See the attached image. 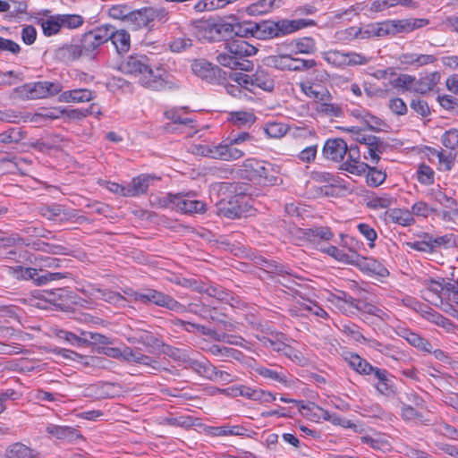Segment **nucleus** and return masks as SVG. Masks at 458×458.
Listing matches in <instances>:
<instances>
[{
	"label": "nucleus",
	"instance_id": "nucleus-1",
	"mask_svg": "<svg viewBox=\"0 0 458 458\" xmlns=\"http://www.w3.org/2000/svg\"><path fill=\"white\" fill-rule=\"evenodd\" d=\"M258 49L242 38H238L225 44V52L219 53L216 62L232 70L249 72L253 69V63L247 57L256 55Z\"/></svg>",
	"mask_w": 458,
	"mask_h": 458
},
{
	"label": "nucleus",
	"instance_id": "nucleus-2",
	"mask_svg": "<svg viewBox=\"0 0 458 458\" xmlns=\"http://www.w3.org/2000/svg\"><path fill=\"white\" fill-rule=\"evenodd\" d=\"M124 293L131 301L140 302L145 305L155 304L158 307L166 308L172 311L182 313L186 311V307L177 301L175 299L162 292L148 288L142 292L132 290L124 291Z\"/></svg>",
	"mask_w": 458,
	"mask_h": 458
},
{
	"label": "nucleus",
	"instance_id": "nucleus-3",
	"mask_svg": "<svg viewBox=\"0 0 458 458\" xmlns=\"http://www.w3.org/2000/svg\"><path fill=\"white\" fill-rule=\"evenodd\" d=\"M246 178L262 185L277 184L278 177L274 165L264 160L248 158L242 164Z\"/></svg>",
	"mask_w": 458,
	"mask_h": 458
},
{
	"label": "nucleus",
	"instance_id": "nucleus-4",
	"mask_svg": "<svg viewBox=\"0 0 458 458\" xmlns=\"http://www.w3.org/2000/svg\"><path fill=\"white\" fill-rule=\"evenodd\" d=\"M321 55L328 64L340 69L350 66L366 65L372 60V57L360 53L353 51L344 52L337 49L325 51Z\"/></svg>",
	"mask_w": 458,
	"mask_h": 458
},
{
	"label": "nucleus",
	"instance_id": "nucleus-5",
	"mask_svg": "<svg viewBox=\"0 0 458 458\" xmlns=\"http://www.w3.org/2000/svg\"><path fill=\"white\" fill-rule=\"evenodd\" d=\"M230 78L250 91H254L256 89L272 91L275 87L274 78L264 69H259L252 74L233 73Z\"/></svg>",
	"mask_w": 458,
	"mask_h": 458
},
{
	"label": "nucleus",
	"instance_id": "nucleus-6",
	"mask_svg": "<svg viewBox=\"0 0 458 458\" xmlns=\"http://www.w3.org/2000/svg\"><path fill=\"white\" fill-rule=\"evenodd\" d=\"M192 30L199 39L208 41L216 40L222 31L242 35V26L238 23L234 25L230 23L217 25L208 21H197L192 23Z\"/></svg>",
	"mask_w": 458,
	"mask_h": 458
},
{
	"label": "nucleus",
	"instance_id": "nucleus-7",
	"mask_svg": "<svg viewBox=\"0 0 458 458\" xmlns=\"http://www.w3.org/2000/svg\"><path fill=\"white\" fill-rule=\"evenodd\" d=\"M104 25L84 33L80 39L85 57L93 58L100 46L108 41Z\"/></svg>",
	"mask_w": 458,
	"mask_h": 458
},
{
	"label": "nucleus",
	"instance_id": "nucleus-8",
	"mask_svg": "<svg viewBox=\"0 0 458 458\" xmlns=\"http://www.w3.org/2000/svg\"><path fill=\"white\" fill-rule=\"evenodd\" d=\"M357 141L366 148L363 154L364 158L369 159L374 164L378 163L380 155L387 148V144L384 140L371 134H360Z\"/></svg>",
	"mask_w": 458,
	"mask_h": 458
},
{
	"label": "nucleus",
	"instance_id": "nucleus-9",
	"mask_svg": "<svg viewBox=\"0 0 458 458\" xmlns=\"http://www.w3.org/2000/svg\"><path fill=\"white\" fill-rule=\"evenodd\" d=\"M374 382L372 386L376 391L386 397L394 396L396 393L394 376L386 369L376 367L372 375Z\"/></svg>",
	"mask_w": 458,
	"mask_h": 458
},
{
	"label": "nucleus",
	"instance_id": "nucleus-10",
	"mask_svg": "<svg viewBox=\"0 0 458 458\" xmlns=\"http://www.w3.org/2000/svg\"><path fill=\"white\" fill-rule=\"evenodd\" d=\"M289 311L293 316H306L308 314L315 315L318 318L327 319L329 318L328 313L322 309L316 301L305 299L300 296L296 298L294 302L291 305Z\"/></svg>",
	"mask_w": 458,
	"mask_h": 458
},
{
	"label": "nucleus",
	"instance_id": "nucleus-11",
	"mask_svg": "<svg viewBox=\"0 0 458 458\" xmlns=\"http://www.w3.org/2000/svg\"><path fill=\"white\" fill-rule=\"evenodd\" d=\"M244 197L233 196L228 200L222 199L216 205V214L229 219L240 218L244 213Z\"/></svg>",
	"mask_w": 458,
	"mask_h": 458
},
{
	"label": "nucleus",
	"instance_id": "nucleus-12",
	"mask_svg": "<svg viewBox=\"0 0 458 458\" xmlns=\"http://www.w3.org/2000/svg\"><path fill=\"white\" fill-rule=\"evenodd\" d=\"M258 375L268 379L272 382H276L284 387H292L294 386V378L288 373V371L281 367L271 368L259 366L256 368Z\"/></svg>",
	"mask_w": 458,
	"mask_h": 458
},
{
	"label": "nucleus",
	"instance_id": "nucleus-13",
	"mask_svg": "<svg viewBox=\"0 0 458 458\" xmlns=\"http://www.w3.org/2000/svg\"><path fill=\"white\" fill-rule=\"evenodd\" d=\"M347 155V159L342 163L341 169L354 175L365 174L369 165L360 161L359 147L357 145L348 147Z\"/></svg>",
	"mask_w": 458,
	"mask_h": 458
},
{
	"label": "nucleus",
	"instance_id": "nucleus-14",
	"mask_svg": "<svg viewBox=\"0 0 458 458\" xmlns=\"http://www.w3.org/2000/svg\"><path fill=\"white\" fill-rule=\"evenodd\" d=\"M151 66L149 59L145 55H132L120 64V70L125 74L142 76Z\"/></svg>",
	"mask_w": 458,
	"mask_h": 458
},
{
	"label": "nucleus",
	"instance_id": "nucleus-15",
	"mask_svg": "<svg viewBox=\"0 0 458 458\" xmlns=\"http://www.w3.org/2000/svg\"><path fill=\"white\" fill-rule=\"evenodd\" d=\"M394 330L398 336L405 339L414 348L423 352L431 353L432 344L420 334L411 331L403 325H397Z\"/></svg>",
	"mask_w": 458,
	"mask_h": 458
},
{
	"label": "nucleus",
	"instance_id": "nucleus-16",
	"mask_svg": "<svg viewBox=\"0 0 458 458\" xmlns=\"http://www.w3.org/2000/svg\"><path fill=\"white\" fill-rule=\"evenodd\" d=\"M175 210L184 214L206 212V203L194 199L191 194H175Z\"/></svg>",
	"mask_w": 458,
	"mask_h": 458
},
{
	"label": "nucleus",
	"instance_id": "nucleus-17",
	"mask_svg": "<svg viewBox=\"0 0 458 458\" xmlns=\"http://www.w3.org/2000/svg\"><path fill=\"white\" fill-rule=\"evenodd\" d=\"M39 214L48 220L68 221L78 218L76 209L64 208L62 205L55 203L40 207Z\"/></svg>",
	"mask_w": 458,
	"mask_h": 458
},
{
	"label": "nucleus",
	"instance_id": "nucleus-18",
	"mask_svg": "<svg viewBox=\"0 0 458 458\" xmlns=\"http://www.w3.org/2000/svg\"><path fill=\"white\" fill-rule=\"evenodd\" d=\"M347 143L341 138L328 139L323 147L322 155L326 159L340 162L347 153Z\"/></svg>",
	"mask_w": 458,
	"mask_h": 458
},
{
	"label": "nucleus",
	"instance_id": "nucleus-19",
	"mask_svg": "<svg viewBox=\"0 0 458 458\" xmlns=\"http://www.w3.org/2000/svg\"><path fill=\"white\" fill-rule=\"evenodd\" d=\"M315 25L316 21L311 19L279 20L276 21V38L284 37L304 28Z\"/></svg>",
	"mask_w": 458,
	"mask_h": 458
},
{
	"label": "nucleus",
	"instance_id": "nucleus-20",
	"mask_svg": "<svg viewBox=\"0 0 458 458\" xmlns=\"http://www.w3.org/2000/svg\"><path fill=\"white\" fill-rule=\"evenodd\" d=\"M391 35L399 33H409L415 30L427 26L429 21L428 19L423 18H410L401 20H388Z\"/></svg>",
	"mask_w": 458,
	"mask_h": 458
},
{
	"label": "nucleus",
	"instance_id": "nucleus-21",
	"mask_svg": "<svg viewBox=\"0 0 458 458\" xmlns=\"http://www.w3.org/2000/svg\"><path fill=\"white\" fill-rule=\"evenodd\" d=\"M398 60L403 65L418 69L422 66L435 64L437 61V57L435 55L407 52L401 54Z\"/></svg>",
	"mask_w": 458,
	"mask_h": 458
},
{
	"label": "nucleus",
	"instance_id": "nucleus-22",
	"mask_svg": "<svg viewBox=\"0 0 458 458\" xmlns=\"http://www.w3.org/2000/svg\"><path fill=\"white\" fill-rule=\"evenodd\" d=\"M46 431L53 437L68 443H74L77 440L83 439V437L79 430L70 426L49 424L46 428Z\"/></svg>",
	"mask_w": 458,
	"mask_h": 458
},
{
	"label": "nucleus",
	"instance_id": "nucleus-23",
	"mask_svg": "<svg viewBox=\"0 0 458 458\" xmlns=\"http://www.w3.org/2000/svg\"><path fill=\"white\" fill-rule=\"evenodd\" d=\"M328 301L345 315L354 314V311L357 310L358 299L343 291L331 294Z\"/></svg>",
	"mask_w": 458,
	"mask_h": 458
},
{
	"label": "nucleus",
	"instance_id": "nucleus-24",
	"mask_svg": "<svg viewBox=\"0 0 458 458\" xmlns=\"http://www.w3.org/2000/svg\"><path fill=\"white\" fill-rule=\"evenodd\" d=\"M165 70L162 68L153 69L151 66L140 77L139 82L145 88L153 90H159L165 88Z\"/></svg>",
	"mask_w": 458,
	"mask_h": 458
},
{
	"label": "nucleus",
	"instance_id": "nucleus-25",
	"mask_svg": "<svg viewBox=\"0 0 458 458\" xmlns=\"http://www.w3.org/2000/svg\"><path fill=\"white\" fill-rule=\"evenodd\" d=\"M105 31L108 34V40H111L118 53H126L131 47V38L125 30H115L111 25H104Z\"/></svg>",
	"mask_w": 458,
	"mask_h": 458
},
{
	"label": "nucleus",
	"instance_id": "nucleus-26",
	"mask_svg": "<svg viewBox=\"0 0 458 458\" xmlns=\"http://www.w3.org/2000/svg\"><path fill=\"white\" fill-rule=\"evenodd\" d=\"M344 360L357 374L360 376L372 375L376 366H373L366 359L355 352H346L344 354Z\"/></svg>",
	"mask_w": 458,
	"mask_h": 458
},
{
	"label": "nucleus",
	"instance_id": "nucleus-27",
	"mask_svg": "<svg viewBox=\"0 0 458 458\" xmlns=\"http://www.w3.org/2000/svg\"><path fill=\"white\" fill-rule=\"evenodd\" d=\"M244 32H250L253 37L260 39L276 38V21H262L260 22L250 23V27L246 28Z\"/></svg>",
	"mask_w": 458,
	"mask_h": 458
},
{
	"label": "nucleus",
	"instance_id": "nucleus-28",
	"mask_svg": "<svg viewBox=\"0 0 458 458\" xmlns=\"http://www.w3.org/2000/svg\"><path fill=\"white\" fill-rule=\"evenodd\" d=\"M355 263L359 265L362 271L369 275H375L381 277H386L389 275V271L386 266L381 261L375 259L374 258L359 256L358 259H355Z\"/></svg>",
	"mask_w": 458,
	"mask_h": 458
},
{
	"label": "nucleus",
	"instance_id": "nucleus-29",
	"mask_svg": "<svg viewBox=\"0 0 458 458\" xmlns=\"http://www.w3.org/2000/svg\"><path fill=\"white\" fill-rule=\"evenodd\" d=\"M247 429L240 425L225 424L221 426H207L204 428L206 435L210 437H233L245 436Z\"/></svg>",
	"mask_w": 458,
	"mask_h": 458
},
{
	"label": "nucleus",
	"instance_id": "nucleus-30",
	"mask_svg": "<svg viewBox=\"0 0 458 458\" xmlns=\"http://www.w3.org/2000/svg\"><path fill=\"white\" fill-rule=\"evenodd\" d=\"M365 345L379 352L384 356L393 359L394 360H401L405 357L404 352L399 350L396 346L391 344L381 343L373 338H368Z\"/></svg>",
	"mask_w": 458,
	"mask_h": 458
},
{
	"label": "nucleus",
	"instance_id": "nucleus-31",
	"mask_svg": "<svg viewBox=\"0 0 458 458\" xmlns=\"http://www.w3.org/2000/svg\"><path fill=\"white\" fill-rule=\"evenodd\" d=\"M95 97V92L90 89H75L62 92L58 99L60 102L64 103H84L91 101Z\"/></svg>",
	"mask_w": 458,
	"mask_h": 458
},
{
	"label": "nucleus",
	"instance_id": "nucleus-32",
	"mask_svg": "<svg viewBox=\"0 0 458 458\" xmlns=\"http://www.w3.org/2000/svg\"><path fill=\"white\" fill-rule=\"evenodd\" d=\"M114 385L99 382L88 386L82 391V395L92 399H105L113 397Z\"/></svg>",
	"mask_w": 458,
	"mask_h": 458
},
{
	"label": "nucleus",
	"instance_id": "nucleus-33",
	"mask_svg": "<svg viewBox=\"0 0 458 458\" xmlns=\"http://www.w3.org/2000/svg\"><path fill=\"white\" fill-rule=\"evenodd\" d=\"M153 178L148 174H140L126 185V197H138L145 194L149 187L150 181Z\"/></svg>",
	"mask_w": 458,
	"mask_h": 458
},
{
	"label": "nucleus",
	"instance_id": "nucleus-34",
	"mask_svg": "<svg viewBox=\"0 0 458 458\" xmlns=\"http://www.w3.org/2000/svg\"><path fill=\"white\" fill-rule=\"evenodd\" d=\"M300 89L308 98L316 100L317 104H319L321 101H327L331 98L329 91L318 84L304 81L300 83Z\"/></svg>",
	"mask_w": 458,
	"mask_h": 458
},
{
	"label": "nucleus",
	"instance_id": "nucleus-35",
	"mask_svg": "<svg viewBox=\"0 0 458 458\" xmlns=\"http://www.w3.org/2000/svg\"><path fill=\"white\" fill-rule=\"evenodd\" d=\"M127 340L131 344H140L146 347L158 345V339L151 332L140 328L131 329Z\"/></svg>",
	"mask_w": 458,
	"mask_h": 458
},
{
	"label": "nucleus",
	"instance_id": "nucleus-36",
	"mask_svg": "<svg viewBox=\"0 0 458 458\" xmlns=\"http://www.w3.org/2000/svg\"><path fill=\"white\" fill-rule=\"evenodd\" d=\"M363 315H369L377 318L380 321L386 322L390 319V315L372 302H369L365 300L358 299L357 310Z\"/></svg>",
	"mask_w": 458,
	"mask_h": 458
},
{
	"label": "nucleus",
	"instance_id": "nucleus-37",
	"mask_svg": "<svg viewBox=\"0 0 458 458\" xmlns=\"http://www.w3.org/2000/svg\"><path fill=\"white\" fill-rule=\"evenodd\" d=\"M427 197L430 200L436 201L446 208L454 209L458 205L454 198L446 195L444 189L439 184L428 189Z\"/></svg>",
	"mask_w": 458,
	"mask_h": 458
},
{
	"label": "nucleus",
	"instance_id": "nucleus-38",
	"mask_svg": "<svg viewBox=\"0 0 458 458\" xmlns=\"http://www.w3.org/2000/svg\"><path fill=\"white\" fill-rule=\"evenodd\" d=\"M292 130H294L293 132V135H299L301 131H306L303 128H298V127H289L287 124L283 123H277V122H269L267 123L264 131L266 134L269 138L278 139L285 135L288 131H291Z\"/></svg>",
	"mask_w": 458,
	"mask_h": 458
},
{
	"label": "nucleus",
	"instance_id": "nucleus-39",
	"mask_svg": "<svg viewBox=\"0 0 458 458\" xmlns=\"http://www.w3.org/2000/svg\"><path fill=\"white\" fill-rule=\"evenodd\" d=\"M428 155L430 158H437L438 169L441 171H449L454 165L455 155L452 150L437 149L428 148Z\"/></svg>",
	"mask_w": 458,
	"mask_h": 458
},
{
	"label": "nucleus",
	"instance_id": "nucleus-40",
	"mask_svg": "<svg viewBox=\"0 0 458 458\" xmlns=\"http://www.w3.org/2000/svg\"><path fill=\"white\" fill-rule=\"evenodd\" d=\"M42 81L26 83L15 89V91L23 98L40 99L45 98Z\"/></svg>",
	"mask_w": 458,
	"mask_h": 458
},
{
	"label": "nucleus",
	"instance_id": "nucleus-41",
	"mask_svg": "<svg viewBox=\"0 0 458 458\" xmlns=\"http://www.w3.org/2000/svg\"><path fill=\"white\" fill-rule=\"evenodd\" d=\"M129 29L137 30L142 28L152 27L150 23L148 9L131 12L126 22Z\"/></svg>",
	"mask_w": 458,
	"mask_h": 458
},
{
	"label": "nucleus",
	"instance_id": "nucleus-42",
	"mask_svg": "<svg viewBox=\"0 0 458 458\" xmlns=\"http://www.w3.org/2000/svg\"><path fill=\"white\" fill-rule=\"evenodd\" d=\"M395 199L389 193L373 194L367 199V207L372 210L389 208Z\"/></svg>",
	"mask_w": 458,
	"mask_h": 458
},
{
	"label": "nucleus",
	"instance_id": "nucleus-43",
	"mask_svg": "<svg viewBox=\"0 0 458 458\" xmlns=\"http://www.w3.org/2000/svg\"><path fill=\"white\" fill-rule=\"evenodd\" d=\"M440 78L441 75L438 72H433L420 78V80L416 79L415 92L426 94L436 87V85L439 82Z\"/></svg>",
	"mask_w": 458,
	"mask_h": 458
},
{
	"label": "nucleus",
	"instance_id": "nucleus-44",
	"mask_svg": "<svg viewBox=\"0 0 458 458\" xmlns=\"http://www.w3.org/2000/svg\"><path fill=\"white\" fill-rule=\"evenodd\" d=\"M35 456L34 450L21 442L10 445L5 450V458H35Z\"/></svg>",
	"mask_w": 458,
	"mask_h": 458
},
{
	"label": "nucleus",
	"instance_id": "nucleus-45",
	"mask_svg": "<svg viewBox=\"0 0 458 458\" xmlns=\"http://www.w3.org/2000/svg\"><path fill=\"white\" fill-rule=\"evenodd\" d=\"M423 317L429 322L444 328L448 333L454 332L455 329V325L449 318L430 308L424 311Z\"/></svg>",
	"mask_w": 458,
	"mask_h": 458
},
{
	"label": "nucleus",
	"instance_id": "nucleus-46",
	"mask_svg": "<svg viewBox=\"0 0 458 458\" xmlns=\"http://www.w3.org/2000/svg\"><path fill=\"white\" fill-rule=\"evenodd\" d=\"M281 0H259L247 7L250 15H260L281 6Z\"/></svg>",
	"mask_w": 458,
	"mask_h": 458
},
{
	"label": "nucleus",
	"instance_id": "nucleus-47",
	"mask_svg": "<svg viewBox=\"0 0 458 458\" xmlns=\"http://www.w3.org/2000/svg\"><path fill=\"white\" fill-rule=\"evenodd\" d=\"M121 354L129 362H135L153 368L155 367L154 364L157 363L153 358L141 353L138 350H132L129 347L124 348Z\"/></svg>",
	"mask_w": 458,
	"mask_h": 458
},
{
	"label": "nucleus",
	"instance_id": "nucleus-48",
	"mask_svg": "<svg viewBox=\"0 0 458 458\" xmlns=\"http://www.w3.org/2000/svg\"><path fill=\"white\" fill-rule=\"evenodd\" d=\"M218 159L223 161H234L242 158L245 152L231 143V140L227 144H219Z\"/></svg>",
	"mask_w": 458,
	"mask_h": 458
},
{
	"label": "nucleus",
	"instance_id": "nucleus-49",
	"mask_svg": "<svg viewBox=\"0 0 458 458\" xmlns=\"http://www.w3.org/2000/svg\"><path fill=\"white\" fill-rule=\"evenodd\" d=\"M401 416L404 420L416 424L428 425L430 423V420L428 418L425 417L421 412L408 404H403L402 406Z\"/></svg>",
	"mask_w": 458,
	"mask_h": 458
},
{
	"label": "nucleus",
	"instance_id": "nucleus-50",
	"mask_svg": "<svg viewBox=\"0 0 458 458\" xmlns=\"http://www.w3.org/2000/svg\"><path fill=\"white\" fill-rule=\"evenodd\" d=\"M92 295L96 299H101L106 302L118 306H123L126 301V298L119 293L108 290L96 289Z\"/></svg>",
	"mask_w": 458,
	"mask_h": 458
},
{
	"label": "nucleus",
	"instance_id": "nucleus-51",
	"mask_svg": "<svg viewBox=\"0 0 458 458\" xmlns=\"http://www.w3.org/2000/svg\"><path fill=\"white\" fill-rule=\"evenodd\" d=\"M386 214L392 222L403 226H409L414 223L411 213L408 210L394 208L390 209Z\"/></svg>",
	"mask_w": 458,
	"mask_h": 458
},
{
	"label": "nucleus",
	"instance_id": "nucleus-52",
	"mask_svg": "<svg viewBox=\"0 0 458 458\" xmlns=\"http://www.w3.org/2000/svg\"><path fill=\"white\" fill-rule=\"evenodd\" d=\"M25 138V133L20 128L12 127L0 133V148L3 145L19 143Z\"/></svg>",
	"mask_w": 458,
	"mask_h": 458
},
{
	"label": "nucleus",
	"instance_id": "nucleus-53",
	"mask_svg": "<svg viewBox=\"0 0 458 458\" xmlns=\"http://www.w3.org/2000/svg\"><path fill=\"white\" fill-rule=\"evenodd\" d=\"M325 253L328 256L334 258L337 261L345 263V264H353L355 263V259L359 258V255L348 254L344 250L335 247V246H328L323 250Z\"/></svg>",
	"mask_w": 458,
	"mask_h": 458
},
{
	"label": "nucleus",
	"instance_id": "nucleus-54",
	"mask_svg": "<svg viewBox=\"0 0 458 458\" xmlns=\"http://www.w3.org/2000/svg\"><path fill=\"white\" fill-rule=\"evenodd\" d=\"M386 179V173L377 167L369 165L366 171V182L370 187H378L383 184Z\"/></svg>",
	"mask_w": 458,
	"mask_h": 458
},
{
	"label": "nucleus",
	"instance_id": "nucleus-55",
	"mask_svg": "<svg viewBox=\"0 0 458 458\" xmlns=\"http://www.w3.org/2000/svg\"><path fill=\"white\" fill-rule=\"evenodd\" d=\"M296 54H313L316 51V41L313 38L305 37L293 41Z\"/></svg>",
	"mask_w": 458,
	"mask_h": 458
},
{
	"label": "nucleus",
	"instance_id": "nucleus-56",
	"mask_svg": "<svg viewBox=\"0 0 458 458\" xmlns=\"http://www.w3.org/2000/svg\"><path fill=\"white\" fill-rule=\"evenodd\" d=\"M173 324L175 326V327H181L182 329L187 331V332H190V333H193V332H200L201 334L203 335H216L215 332H213L212 330L205 327L204 326H201V325H199V324H195V323H191V322H189V321H185V320H182V319H180V318H175L173 320Z\"/></svg>",
	"mask_w": 458,
	"mask_h": 458
},
{
	"label": "nucleus",
	"instance_id": "nucleus-57",
	"mask_svg": "<svg viewBox=\"0 0 458 458\" xmlns=\"http://www.w3.org/2000/svg\"><path fill=\"white\" fill-rule=\"evenodd\" d=\"M58 18H60L59 14L52 15L41 21V28L45 36L50 37L60 31L62 25Z\"/></svg>",
	"mask_w": 458,
	"mask_h": 458
},
{
	"label": "nucleus",
	"instance_id": "nucleus-58",
	"mask_svg": "<svg viewBox=\"0 0 458 458\" xmlns=\"http://www.w3.org/2000/svg\"><path fill=\"white\" fill-rule=\"evenodd\" d=\"M393 86L398 89L415 92L416 77L407 73L400 74L393 81Z\"/></svg>",
	"mask_w": 458,
	"mask_h": 458
},
{
	"label": "nucleus",
	"instance_id": "nucleus-59",
	"mask_svg": "<svg viewBox=\"0 0 458 458\" xmlns=\"http://www.w3.org/2000/svg\"><path fill=\"white\" fill-rule=\"evenodd\" d=\"M191 368L199 376L210 380L212 378L215 366L206 360H192L191 362Z\"/></svg>",
	"mask_w": 458,
	"mask_h": 458
},
{
	"label": "nucleus",
	"instance_id": "nucleus-60",
	"mask_svg": "<svg viewBox=\"0 0 458 458\" xmlns=\"http://www.w3.org/2000/svg\"><path fill=\"white\" fill-rule=\"evenodd\" d=\"M230 120L237 126H245L254 123L256 116L251 112L235 111L230 114Z\"/></svg>",
	"mask_w": 458,
	"mask_h": 458
},
{
	"label": "nucleus",
	"instance_id": "nucleus-61",
	"mask_svg": "<svg viewBox=\"0 0 458 458\" xmlns=\"http://www.w3.org/2000/svg\"><path fill=\"white\" fill-rule=\"evenodd\" d=\"M316 110L330 117H341L344 114L339 105L330 103L328 100L317 104Z\"/></svg>",
	"mask_w": 458,
	"mask_h": 458
},
{
	"label": "nucleus",
	"instance_id": "nucleus-62",
	"mask_svg": "<svg viewBox=\"0 0 458 458\" xmlns=\"http://www.w3.org/2000/svg\"><path fill=\"white\" fill-rule=\"evenodd\" d=\"M417 180L424 185L433 184L435 180L434 170L426 164H420L417 169Z\"/></svg>",
	"mask_w": 458,
	"mask_h": 458
},
{
	"label": "nucleus",
	"instance_id": "nucleus-63",
	"mask_svg": "<svg viewBox=\"0 0 458 458\" xmlns=\"http://www.w3.org/2000/svg\"><path fill=\"white\" fill-rule=\"evenodd\" d=\"M62 53L63 55L66 57L68 60H76L81 56L85 57L82 47H81L80 40L74 41L69 45L64 46L62 48Z\"/></svg>",
	"mask_w": 458,
	"mask_h": 458
},
{
	"label": "nucleus",
	"instance_id": "nucleus-64",
	"mask_svg": "<svg viewBox=\"0 0 458 458\" xmlns=\"http://www.w3.org/2000/svg\"><path fill=\"white\" fill-rule=\"evenodd\" d=\"M442 144L449 150H454L458 147V130L446 131L441 138Z\"/></svg>",
	"mask_w": 458,
	"mask_h": 458
}]
</instances>
